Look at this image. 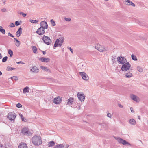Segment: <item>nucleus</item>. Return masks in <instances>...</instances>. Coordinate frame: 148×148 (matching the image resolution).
I'll return each mask as SVG.
<instances>
[{"mask_svg": "<svg viewBox=\"0 0 148 148\" xmlns=\"http://www.w3.org/2000/svg\"><path fill=\"white\" fill-rule=\"evenodd\" d=\"M22 28L20 27L19 28L18 30L16 32V35L17 37H19L20 36L21 34L22 33Z\"/></svg>", "mask_w": 148, "mask_h": 148, "instance_id": "18", "label": "nucleus"}, {"mask_svg": "<svg viewBox=\"0 0 148 148\" xmlns=\"http://www.w3.org/2000/svg\"><path fill=\"white\" fill-rule=\"evenodd\" d=\"M11 79L12 80L14 79L16 81L18 80V77L16 76H14L11 77Z\"/></svg>", "mask_w": 148, "mask_h": 148, "instance_id": "35", "label": "nucleus"}, {"mask_svg": "<svg viewBox=\"0 0 148 148\" xmlns=\"http://www.w3.org/2000/svg\"><path fill=\"white\" fill-rule=\"evenodd\" d=\"M29 22H31L32 23L34 24L37 23L38 22V20H33L32 19H30L29 20Z\"/></svg>", "mask_w": 148, "mask_h": 148, "instance_id": "29", "label": "nucleus"}, {"mask_svg": "<svg viewBox=\"0 0 148 148\" xmlns=\"http://www.w3.org/2000/svg\"><path fill=\"white\" fill-rule=\"evenodd\" d=\"M15 24L16 26H18L20 25L18 21H16L15 22Z\"/></svg>", "mask_w": 148, "mask_h": 148, "instance_id": "45", "label": "nucleus"}, {"mask_svg": "<svg viewBox=\"0 0 148 148\" xmlns=\"http://www.w3.org/2000/svg\"><path fill=\"white\" fill-rule=\"evenodd\" d=\"M118 106L119 107L121 108H123V106L121 104H119Z\"/></svg>", "mask_w": 148, "mask_h": 148, "instance_id": "54", "label": "nucleus"}, {"mask_svg": "<svg viewBox=\"0 0 148 148\" xmlns=\"http://www.w3.org/2000/svg\"><path fill=\"white\" fill-rule=\"evenodd\" d=\"M21 119L22 121H23L24 122H26L27 121V119L23 117Z\"/></svg>", "mask_w": 148, "mask_h": 148, "instance_id": "48", "label": "nucleus"}, {"mask_svg": "<svg viewBox=\"0 0 148 148\" xmlns=\"http://www.w3.org/2000/svg\"><path fill=\"white\" fill-rule=\"evenodd\" d=\"M8 35L9 36L12 37H14V36L10 32H9L8 34Z\"/></svg>", "mask_w": 148, "mask_h": 148, "instance_id": "46", "label": "nucleus"}, {"mask_svg": "<svg viewBox=\"0 0 148 148\" xmlns=\"http://www.w3.org/2000/svg\"><path fill=\"white\" fill-rule=\"evenodd\" d=\"M33 143L36 146H39L42 143L41 137L39 136H34L32 138Z\"/></svg>", "mask_w": 148, "mask_h": 148, "instance_id": "1", "label": "nucleus"}, {"mask_svg": "<svg viewBox=\"0 0 148 148\" xmlns=\"http://www.w3.org/2000/svg\"><path fill=\"white\" fill-rule=\"evenodd\" d=\"M107 116L110 118L112 119V116L111 114L110 113H108L107 114Z\"/></svg>", "mask_w": 148, "mask_h": 148, "instance_id": "37", "label": "nucleus"}, {"mask_svg": "<svg viewBox=\"0 0 148 148\" xmlns=\"http://www.w3.org/2000/svg\"><path fill=\"white\" fill-rule=\"evenodd\" d=\"M131 98L133 100L135 101L136 102H139L140 101V98L137 96L132 94L130 95Z\"/></svg>", "mask_w": 148, "mask_h": 148, "instance_id": "11", "label": "nucleus"}, {"mask_svg": "<svg viewBox=\"0 0 148 148\" xmlns=\"http://www.w3.org/2000/svg\"><path fill=\"white\" fill-rule=\"evenodd\" d=\"M8 58V57L7 56H5L4 57L2 60V61L3 62H5Z\"/></svg>", "mask_w": 148, "mask_h": 148, "instance_id": "36", "label": "nucleus"}, {"mask_svg": "<svg viewBox=\"0 0 148 148\" xmlns=\"http://www.w3.org/2000/svg\"><path fill=\"white\" fill-rule=\"evenodd\" d=\"M3 145L2 144H0V147L2 148L3 147Z\"/></svg>", "mask_w": 148, "mask_h": 148, "instance_id": "60", "label": "nucleus"}, {"mask_svg": "<svg viewBox=\"0 0 148 148\" xmlns=\"http://www.w3.org/2000/svg\"><path fill=\"white\" fill-rule=\"evenodd\" d=\"M115 138L117 141L120 144H122L123 145H128L129 146H131L132 145L126 141L122 139L119 137H115Z\"/></svg>", "mask_w": 148, "mask_h": 148, "instance_id": "4", "label": "nucleus"}, {"mask_svg": "<svg viewBox=\"0 0 148 148\" xmlns=\"http://www.w3.org/2000/svg\"><path fill=\"white\" fill-rule=\"evenodd\" d=\"M131 2L130 0H127L125 1L124 4L127 5H130Z\"/></svg>", "mask_w": 148, "mask_h": 148, "instance_id": "31", "label": "nucleus"}, {"mask_svg": "<svg viewBox=\"0 0 148 148\" xmlns=\"http://www.w3.org/2000/svg\"><path fill=\"white\" fill-rule=\"evenodd\" d=\"M64 146L63 144H58L55 146L53 148H64Z\"/></svg>", "mask_w": 148, "mask_h": 148, "instance_id": "26", "label": "nucleus"}, {"mask_svg": "<svg viewBox=\"0 0 148 148\" xmlns=\"http://www.w3.org/2000/svg\"><path fill=\"white\" fill-rule=\"evenodd\" d=\"M2 57L1 54L0 53V59H1Z\"/></svg>", "mask_w": 148, "mask_h": 148, "instance_id": "58", "label": "nucleus"}, {"mask_svg": "<svg viewBox=\"0 0 148 148\" xmlns=\"http://www.w3.org/2000/svg\"><path fill=\"white\" fill-rule=\"evenodd\" d=\"M130 3H130V5H131L133 7H135V4L134 3H133L132 2H131Z\"/></svg>", "mask_w": 148, "mask_h": 148, "instance_id": "50", "label": "nucleus"}, {"mask_svg": "<svg viewBox=\"0 0 148 148\" xmlns=\"http://www.w3.org/2000/svg\"><path fill=\"white\" fill-rule=\"evenodd\" d=\"M0 32L3 34H5V30L1 26L0 27Z\"/></svg>", "mask_w": 148, "mask_h": 148, "instance_id": "30", "label": "nucleus"}, {"mask_svg": "<svg viewBox=\"0 0 148 148\" xmlns=\"http://www.w3.org/2000/svg\"><path fill=\"white\" fill-rule=\"evenodd\" d=\"M61 101L60 97H58L57 98H55L53 100V102L56 104L60 103L61 102Z\"/></svg>", "mask_w": 148, "mask_h": 148, "instance_id": "16", "label": "nucleus"}, {"mask_svg": "<svg viewBox=\"0 0 148 148\" xmlns=\"http://www.w3.org/2000/svg\"><path fill=\"white\" fill-rule=\"evenodd\" d=\"M55 143V142L52 141L48 142L47 145L49 147H52L54 145Z\"/></svg>", "mask_w": 148, "mask_h": 148, "instance_id": "25", "label": "nucleus"}, {"mask_svg": "<svg viewBox=\"0 0 148 148\" xmlns=\"http://www.w3.org/2000/svg\"><path fill=\"white\" fill-rule=\"evenodd\" d=\"M42 40L47 45H49L51 42V41L48 37L44 35Z\"/></svg>", "mask_w": 148, "mask_h": 148, "instance_id": "8", "label": "nucleus"}, {"mask_svg": "<svg viewBox=\"0 0 148 148\" xmlns=\"http://www.w3.org/2000/svg\"><path fill=\"white\" fill-rule=\"evenodd\" d=\"M29 87L26 86L23 89V93L25 94L26 93H28L29 92Z\"/></svg>", "mask_w": 148, "mask_h": 148, "instance_id": "23", "label": "nucleus"}, {"mask_svg": "<svg viewBox=\"0 0 148 148\" xmlns=\"http://www.w3.org/2000/svg\"><path fill=\"white\" fill-rule=\"evenodd\" d=\"M44 29V28L43 27H40L37 29L36 32L39 35H43L45 33Z\"/></svg>", "mask_w": 148, "mask_h": 148, "instance_id": "13", "label": "nucleus"}, {"mask_svg": "<svg viewBox=\"0 0 148 148\" xmlns=\"http://www.w3.org/2000/svg\"><path fill=\"white\" fill-rule=\"evenodd\" d=\"M8 53L10 55V57H12V56L13 52L11 49H9L8 50Z\"/></svg>", "mask_w": 148, "mask_h": 148, "instance_id": "33", "label": "nucleus"}, {"mask_svg": "<svg viewBox=\"0 0 148 148\" xmlns=\"http://www.w3.org/2000/svg\"><path fill=\"white\" fill-rule=\"evenodd\" d=\"M16 116V115L15 113L13 112H10L8 114V118L9 120L12 121H14L15 118Z\"/></svg>", "mask_w": 148, "mask_h": 148, "instance_id": "6", "label": "nucleus"}, {"mask_svg": "<svg viewBox=\"0 0 148 148\" xmlns=\"http://www.w3.org/2000/svg\"><path fill=\"white\" fill-rule=\"evenodd\" d=\"M95 48L100 52L107 51L108 50V47H104L99 44H97L95 46Z\"/></svg>", "mask_w": 148, "mask_h": 148, "instance_id": "2", "label": "nucleus"}, {"mask_svg": "<svg viewBox=\"0 0 148 148\" xmlns=\"http://www.w3.org/2000/svg\"><path fill=\"white\" fill-rule=\"evenodd\" d=\"M20 14L21 15H22L23 17H25L26 16V14L24 13H23L22 12H21L20 13Z\"/></svg>", "mask_w": 148, "mask_h": 148, "instance_id": "40", "label": "nucleus"}, {"mask_svg": "<svg viewBox=\"0 0 148 148\" xmlns=\"http://www.w3.org/2000/svg\"><path fill=\"white\" fill-rule=\"evenodd\" d=\"M131 66V65L129 62H126L122 65L121 70L124 71H127L130 70Z\"/></svg>", "mask_w": 148, "mask_h": 148, "instance_id": "3", "label": "nucleus"}, {"mask_svg": "<svg viewBox=\"0 0 148 148\" xmlns=\"http://www.w3.org/2000/svg\"><path fill=\"white\" fill-rule=\"evenodd\" d=\"M15 44L17 47H18L20 45V42L19 41L18 42H16Z\"/></svg>", "mask_w": 148, "mask_h": 148, "instance_id": "39", "label": "nucleus"}, {"mask_svg": "<svg viewBox=\"0 0 148 148\" xmlns=\"http://www.w3.org/2000/svg\"><path fill=\"white\" fill-rule=\"evenodd\" d=\"M79 73L84 80L87 81L89 79V77L85 72H80Z\"/></svg>", "mask_w": 148, "mask_h": 148, "instance_id": "10", "label": "nucleus"}, {"mask_svg": "<svg viewBox=\"0 0 148 148\" xmlns=\"http://www.w3.org/2000/svg\"><path fill=\"white\" fill-rule=\"evenodd\" d=\"M2 74V72L0 71V75H1Z\"/></svg>", "mask_w": 148, "mask_h": 148, "instance_id": "63", "label": "nucleus"}, {"mask_svg": "<svg viewBox=\"0 0 148 148\" xmlns=\"http://www.w3.org/2000/svg\"><path fill=\"white\" fill-rule=\"evenodd\" d=\"M64 20L65 21L68 22L70 21L71 20V18H64Z\"/></svg>", "mask_w": 148, "mask_h": 148, "instance_id": "43", "label": "nucleus"}, {"mask_svg": "<svg viewBox=\"0 0 148 148\" xmlns=\"http://www.w3.org/2000/svg\"><path fill=\"white\" fill-rule=\"evenodd\" d=\"M18 148H27V145L24 143H21L18 146Z\"/></svg>", "mask_w": 148, "mask_h": 148, "instance_id": "22", "label": "nucleus"}, {"mask_svg": "<svg viewBox=\"0 0 148 148\" xmlns=\"http://www.w3.org/2000/svg\"><path fill=\"white\" fill-rule=\"evenodd\" d=\"M74 99L73 98L70 97L68 100L67 105L70 106L73 103Z\"/></svg>", "mask_w": 148, "mask_h": 148, "instance_id": "20", "label": "nucleus"}, {"mask_svg": "<svg viewBox=\"0 0 148 148\" xmlns=\"http://www.w3.org/2000/svg\"><path fill=\"white\" fill-rule=\"evenodd\" d=\"M41 27H43L44 29H47L48 27V25L47 23L45 21H43L41 22L40 23Z\"/></svg>", "mask_w": 148, "mask_h": 148, "instance_id": "17", "label": "nucleus"}, {"mask_svg": "<svg viewBox=\"0 0 148 148\" xmlns=\"http://www.w3.org/2000/svg\"><path fill=\"white\" fill-rule=\"evenodd\" d=\"M14 39L16 41V42H18L19 41H18L16 38H14Z\"/></svg>", "mask_w": 148, "mask_h": 148, "instance_id": "56", "label": "nucleus"}, {"mask_svg": "<svg viewBox=\"0 0 148 148\" xmlns=\"http://www.w3.org/2000/svg\"><path fill=\"white\" fill-rule=\"evenodd\" d=\"M32 49L33 52L34 53H37V49L36 47L32 46Z\"/></svg>", "mask_w": 148, "mask_h": 148, "instance_id": "28", "label": "nucleus"}, {"mask_svg": "<svg viewBox=\"0 0 148 148\" xmlns=\"http://www.w3.org/2000/svg\"><path fill=\"white\" fill-rule=\"evenodd\" d=\"M14 69V68H12L11 67H8L7 68V70L8 71L12 70Z\"/></svg>", "mask_w": 148, "mask_h": 148, "instance_id": "38", "label": "nucleus"}, {"mask_svg": "<svg viewBox=\"0 0 148 148\" xmlns=\"http://www.w3.org/2000/svg\"><path fill=\"white\" fill-rule=\"evenodd\" d=\"M125 77L127 78H130L132 77L133 76V75L132 73L130 72L125 73Z\"/></svg>", "mask_w": 148, "mask_h": 148, "instance_id": "19", "label": "nucleus"}, {"mask_svg": "<svg viewBox=\"0 0 148 148\" xmlns=\"http://www.w3.org/2000/svg\"><path fill=\"white\" fill-rule=\"evenodd\" d=\"M19 115L20 117L21 118V119L23 117V115L21 114H19Z\"/></svg>", "mask_w": 148, "mask_h": 148, "instance_id": "53", "label": "nucleus"}, {"mask_svg": "<svg viewBox=\"0 0 148 148\" xmlns=\"http://www.w3.org/2000/svg\"><path fill=\"white\" fill-rule=\"evenodd\" d=\"M69 145L68 144H66V145L64 146V148H68Z\"/></svg>", "mask_w": 148, "mask_h": 148, "instance_id": "49", "label": "nucleus"}, {"mask_svg": "<svg viewBox=\"0 0 148 148\" xmlns=\"http://www.w3.org/2000/svg\"><path fill=\"white\" fill-rule=\"evenodd\" d=\"M117 60L119 64H123L127 62L126 59L122 56L118 57L117 58Z\"/></svg>", "mask_w": 148, "mask_h": 148, "instance_id": "5", "label": "nucleus"}, {"mask_svg": "<svg viewBox=\"0 0 148 148\" xmlns=\"http://www.w3.org/2000/svg\"><path fill=\"white\" fill-rule=\"evenodd\" d=\"M16 106L18 108H21L22 107V105L20 103H18L17 104Z\"/></svg>", "mask_w": 148, "mask_h": 148, "instance_id": "44", "label": "nucleus"}, {"mask_svg": "<svg viewBox=\"0 0 148 148\" xmlns=\"http://www.w3.org/2000/svg\"><path fill=\"white\" fill-rule=\"evenodd\" d=\"M50 22H51V24L53 26H54L55 25H56V24L55 23V22L54 21L53 19L51 20H50Z\"/></svg>", "mask_w": 148, "mask_h": 148, "instance_id": "34", "label": "nucleus"}, {"mask_svg": "<svg viewBox=\"0 0 148 148\" xmlns=\"http://www.w3.org/2000/svg\"><path fill=\"white\" fill-rule=\"evenodd\" d=\"M108 0H105V1H108Z\"/></svg>", "mask_w": 148, "mask_h": 148, "instance_id": "64", "label": "nucleus"}, {"mask_svg": "<svg viewBox=\"0 0 148 148\" xmlns=\"http://www.w3.org/2000/svg\"><path fill=\"white\" fill-rule=\"evenodd\" d=\"M6 2V1L5 0H4L3 1V3L5 4V2Z\"/></svg>", "mask_w": 148, "mask_h": 148, "instance_id": "62", "label": "nucleus"}, {"mask_svg": "<svg viewBox=\"0 0 148 148\" xmlns=\"http://www.w3.org/2000/svg\"><path fill=\"white\" fill-rule=\"evenodd\" d=\"M129 122L130 124L132 125H135L136 123V121L133 119H130L129 120Z\"/></svg>", "mask_w": 148, "mask_h": 148, "instance_id": "24", "label": "nucleus"}, {"mask_svg": "<svg viewBox=\"0 0 148 148\" xmlns=\"http://www.w3.org/2000/svg\"><path fill=\"white\" fill-rule=\"evenodd\" d=\"M137 70L140 72H142L143 71V68L140 66H137Z\"/></svg>", "mask_w": 148, "mask_h": 148, "instance_id": "27", "label": "nucleus"}, {"mask_svg": "<svg viewBox=\"0 0 148 148\" xmlns=\"http://www.w3.org/2000/svg\"><path fill=\"white\" fill-rule=\"evenodd\" d=\"M67 49H69L70 51H71L72 53H73V49L71 48L70 47H67Z\"/></svg>", "mask_w": 148, "mask_h": 148, "instance_id": "41", "label": "nucleus"}, {"mask_svg": "<svg viewBox=\"0 0 148 148\" xmlns=\"http://www.w3.org/2000/svg\"><path fill=\"white\" fill-rule=\"evenodd\" d=\"M115 58H114V57H112V61L113 62H114V61H115Z\"/></svg>", "mask_w": 148, "mask_h": 148, "instance_id": "55", "label": "nucleus"}, {"mask_svg": "<svg viewBox=\"0 0 148 148\" xmlns=\"http://www.w3.org/2000/svg\"><path fill=\"white\" fill-rule=\"evenodd\" d=\"M30 71L33 73H37L39 72V69L36 66H32L30 68Z\"/></svg>", "mask_w": 148, "mask_h": 148, "instance_id": "12", "label": "nucleus"}, {"mask_svg": "<svg viewBox=\"0 0 148 148\" xmlns=\"http://www.w3.org/2000/svg\"><path fill=\"white\" fill-rule=\"evenodd\" d=\"M63 41V38H62L57 39L54 45V47H56L58 46L60 47L62 45Z\"/></svg>", "mask_w": 148, "mask_h": 148, "instance_id": "7", "label": "nucleus"}, {"mask_svg": "<svg viewBox=\"0 0 148 148\" xmlns=\"http://www.w3.org/2000/svg\"><path fill=\"white\" fill-rule=\"evenodd\" d=\"M130 110L131 111V112L132 113H134V111L133 110V108L132 107H131L130 108Z\"/></svg>", "mask_w": 148, "mask_h": 148, "instance_id": "47", "label": "nucleus"}, {"mask_svg": "<svg viewBox=\"0 0 148 148\" xmlns=\"http://www.w3.org/2000/svg\"><path fill=\"white\" fill-rule=\"evenodd\" d=\"M78 108H79V109H81L80 105H79V106Z\"/></svg>", "mask_w": 148, "mask_h": 148, "instance_id": "61", "label": "nucleus"}, {"mask_svg": "<svg viewBox=\"0 0 148 148\" xmlns=\"http://www.w3.org/2000/svg\"><path fill=\"white\" fill-rule=\"evenodd\" d=\"M16 63L17 64H24V63H23V62H22V61H20L19 62H16Z\"/></svg>", "mask_w": 148, "mask_h": 148, "instance_id": "51", "label": "nucleus"}, {"mask_svg": "<svg viewBox=\"0 0 148 148\" xmlns=\"http://www.w3.org/2000/svg\"><path fill=\"white\" fill-rule=\"evenodd\" d=\"M40 68L42 70L44 71H47L49 72H51V71L47 67H45L44 66H40Z\"/></svg>", "mask_w": 148, "mask_h": 148, "instance_id": "21", "label": "nucleus"}, {"mask_svg": "<svg viewBox=\"0 0 148 148\" xmlns=\"http://www.w3.org/2000/svg\"><path fill=\"white\" fill-rule=\"evenodd\" d=\"M131 57L132 59L134 61H136L137 60V58L136 56L133 54L132 55Z\"/></svg>", "mask_w": 148, "mask_h": 148, "instance_id": "32", "label": "nucleus"}, {"mask_svg": "<svg viewBox=\"0 0 148 148\" xmlns=\"http://www.w3.org/2000/svg\"><path fill=\"white\" fill-rule=\"evenodd\" d=\"M46 53V52L45 51H43V54H45Z\"/></svg>", "mask_w": 148, "mask_h": 148, "instance_id": "57", "label": "nucleus"}, {"mask_svg": "<svg viewBox=\"0 0 148 148\" xmlns=\"http://www.w3.org/2000/svg\"><path fill=\"white\" fill-rule=\"evenodd\" d=\"M1 10L2 12H5L6 11V9L5 8H3L1 9Z\"/></svg>", "mask_w": 148, "mask_h": 148, "instance_id": "52", "label": "nucleus"}, {"mask_svg": "<svg viewBox=\"0 0 148 148\" xmlns=\"http://www.w3.org/2000/svg\"><path fill=\"white\" fill-rule=\"evenodd\" d=\"M10 26L11 27H15V25L13 23H12L10 24Z\"/></svg>", "mask_w": 148, "mask_h": 148, "instance_id": "42", "label": "nucleus"}, {"mask_svg": "<svg viewBox=\"0 0 148 148\" xmlns=\"http://www.w3.org/2000/svg\"><path fill=\"white\" fill-rule=\"evenodd\" d=\"M138 118L139 119H140V116H138Z\"/></svg>", "mask_w": 148, "mask_h": 148, "instance_id": "59", "label": "nucleus"}, {"mask_svg": "<svg viewBox=\"0 0 148 148\" xmlns=\"http://www.w3.org/2000/svg\"><path fill=\"white\" fill-rule=\"evenodd\" d=\"M77 96L79 99L81 101L84 100L85 98V96L84 94L78 92L77 94Z\"/></svg>", "mask_w": 148, "mask_h": 148, "instance_id": "14", "label": "nucleus"}, {"mask_svg": "<svg viewBox=\"0 0 148 148\" xmlns=\"http://www.w3.org/2000/svg\"><path fill=\"white\" fill-rule=\"evenodd\" d=\"M39 60L42 62H47L50 61V58L45 57H41L39 58Z\"/></svg>", "mask_w": 148, "mask_h": 148, "instance_id": "15", "label": "nucleus"}, {"mask_svg": "<svg viewBox=\"0 0 148 148\" xmlns=\"http://www.w3.org/2000/svg\"><path fill=\"white\" fill-rule=\"evenodd\" d=\"M22 132L23 134L27 135L29 136H31V133L30 131L29 130V129L28 128L26 127L23 128V129L22 131Z\"/></svg>", "mask_w": 148, "mask_h": 148, "instance_id": "9", "label": "nucleus"}]
</instances>
